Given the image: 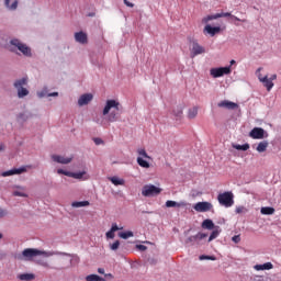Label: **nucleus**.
Listing matches in <instances>:
<instances>
[{
    "label": "nucleus",
    "instance_id": "obj_15",
    "mask_svg": "<svg viewBox=\"0 0 281 281\" xmlns=\"http://www.w3.org/2000/svg\"><path fill=\"white\" fill-rule=\"evenodd\" d=\"M204 34H210V36H216V34L221 33V26H212L207 24L204 30Z\"/></svg>",
    "mask_w": 281,
    "mask_h": 281
},
{
    "label": "nucleus",
    "instance_id": "obj_63",
    "mask_svg": "<svg viewBox=\"0 0 281 281\" xmlns=\"http://www.w3.org/2000/svg\"><path fill=\"white\" fill-rule=\"evenodd\" d=\"M3 238V234L0 233V239Z\"/></svg>",
    "mask_w": 281,
    "mask_h": 281
},
{
    "label": "nucleus",
    "instance_id": "obj_56",
    "mask_svg": "<svg viewBox=\"0 0 281 281\" xmlns=\"http://www.w3.org/2000/svg\"><path fill=\"white\" fill-rule=\"evenodd\" d=\"M95 122H97V124H100L101 126H106V122H104V121L100 122V120H97Z\"/></svg>",
    "mask_w": 281,
    "mask_h": 281
},
{
    "label": "nucleus",
    "instance_id": "obj_36",
    "mask_svg": "<svg viewBox=\"0 0 281 281\" xmlns=\"http://www.w3.org/2000/svg\"><path fill=\"white\" fill-rule=\"evenodd\" d=\"M173 115L180 120L181 115H183V108L181 105L176 106L173 110Z\"/></svg>",
    "mask_w": 281,
    "mask_h": 281
},
{
    "label": "nucleus",
    "instance_id": "obj_53",
    "mask_svg": "<svg viewBox=\"0 0 281 281\" xmlns=\"http://www.w3.org/2000/svg\"><path fill=\"white\" fill-rule=\"evenodd\" d=\"M3 216H8V211L0 209V218H3Z\"/></svg>",
    "mask_w": 281,
    "mask_h": 281
},
{
    "label": "nucleus",
    "instance_id": "obj_47",
    "mask_svg": "<svg viewBox=\"0 0 281 281\" xmlns=\"http://www.w3.org/2000/svg\"><path fill=\"white\" fill-rule=\"evenodd\" d=\"M236 214H243V212H247L245 206H237L235 210Z\"/></svg>",
    "mask_w": 281,
    "mask_h": 281
},
{
    "label": "nucleus",
    "instance_id": "obj_25",
    "mask_svg": "<svg viewBox=\"0 0 281 281\" xmlns=\"http://www.w3.org/2000/svg\"><path fill=\"white\" fill-rule=\"evenodd\" d=\"M260 212L266 216H271V214H276V209L272 206H263Z\"/></svg>",
    "mask_w": 281,
    "mask_h": 281
},
{
    "label": "nucleus",
    "instance_id": "obj_18",
    "mask_svg": "<svg viewBox=\"0 0 281 281\" xmlns=\"http://www.w3.org/2000/svg\"><path fill=\"white\" fill-rule=\"evenodd\" d=\"M27 85V77H23L21 79H16L13 83L14 89H23Z\"/></svg>",
    "mask_w": 281,
    "mask_h": 281
},
{
    "label": "nucleus",
    "instance_id": "obj_46",
    "mask_svg": "<svg viewBox=\"0 0 281 281\" xmlns=\"http://www.w3.org/2000/svg\"><path fill=\"white\" fill-rule=\"evenodd\" d=\"M57 173L58 175H65V177H70L71 176V171H66L64 169H58Z\"/></svg>",
    "mask_w": 281,
    "mask_h": 281
},
{
    "label": "nucleus",
    "instance_id": "obj_40",
    "mask_svg": "<svg viewBox=\"0 0 281 281\" xmlns=\"http://www.w3.org/2000/svg\"><path fill=\"white\" fill-rule=\"evenodd\" d=\"M203 238H207V234H205V233H198L195 235V240H196L198 245H202Z\"/></svg>",
    "mask_w": 281,
    "mask_h": 281
},
{
    "label": "nucleus",
    "instance_id": "obj_32",
    "mask_svg": "<svg viewBox=\"0 0 281 281\" xmlns=\"http://www.w3.org/2000/svg\"><path fill=\"white\" fill-rule=\"evenodd\" d=\"M86 281H106V280L98 274H89L86 277Z\"/></svg>",
    "mask_w": 281,
    "mask_h": 281
},
{
    "label": "nucleus",
    "instance_id": "obj_44",
    "mask_svg": "<svg viewBox=\"0 0 281 281\" xmlns=\"http://www.w3.org/2000/svg\"><path fill=\"white\" fill-rule=\"evenodd\" d=\"M110 249L112 251H117V249H120V240H115L113 244H111Z\"/></svg>",
    "mask_w": 281,
    "mask_h": 281
},
{
    "label": "nucleus",
    "instance_id": "obj_52",
    "mask_svg": "<svg viewBox=\"0 0 281 281\" xmlns=\"http://www.w3.org/2000/svg\"><path fill=\"white\" fill-rule=\"evenodd\" d=\"M38 265L45 267L46 269H49V263L47 261H38Z\"/></svg>",
    "mask_w": 281,
    "mask_h": 281
},
{
    "label": "nucleus",
    "instance_id": "obj_16",
    "mask_svg": "<svg viewBox=\"0 0 281 281\" xmlns=\"http://www.w3.org/2000/svg\"><path fill=\"white\" fill-rule=\"evenodd\" d=\"M32 117V113L29 111L25 112H20L16 115V122H19V124H25V122H27V120H30Z\"/></svg>",
    "mask_w": 281,
    "mask_h": 281
},
{
    "label": "nucleus",
    "instance_id": "obj_45",
    "mask_svg": "<svg viewBox=\"0 0 281 281\" xmlns=\"http://www.w3.org/2000/svg\"><path fill=\"white\" fill-rule=\"evenodd\" d=\"M199 260H216V257L210 255H201Z\"/></svg>",
    "mask_w": 281,
    "mask_h": 281
},
{
    "label": "nucleus",
    "instance_id": "obj_13",
    "mask_svg": "<svg viewBox=\"0 0 281 281\" xmlns=\"http://www.w3.org/2000/svg\"><path fill=\"white\" fill-rule=\"evenodd\" d=\"M91 100H93V94H91V93H85V94H82V95L78 99V105H79V106H87V104H89V102H91Z\"/></svg>",
    "mask_w": 281,
    "mask_h": 281
},
{
    "label": "nucleus",
    "instance_id": "obj_57",
    "mask_svg": "<svg viewBox=\"0 0 281 281\" xmlns=\"http://www.w3.org/2000/svg\"><path fill=\"white\" fill-rule=\"evenodd\" d=\"M277 78H278V75H272L269 80H271V82H273V80H277Z\"/></svg>",
    "mask_w": 281,
    "mask_h": 281
},
{
    "label": "nucleus",
    "instance_id": "obj_4",
    "mask_svg": "<svg viewBox=\"0 0 281 281\" xmlns=\"http://www.w3.org/2000/svg\"><path fill=\"white\" fill-rule=\"evenodd\" d=\"M10 45L16 47V49H19V52H21V54H23V56H25L26 58H32V48L26 44H23L20 40H11Z\"/></svg>",
    "mask_w": 281,
    "mask_h": 281
},
{
    "label": "nucleus",
    "instance_id": "obj_7",
    "mask_svg": "<svg viewBox=\"0 0 281 281\" xmlns=\"http://www.w3.org/2000/svg\"><path fill=\"white\" fill-rule=\"evenodd\" d=\"M249 137L251 139H266V137H269V133L262 127H255L249 132Z\"/></svg>",
    "mask_w": 281,
    "mask_h": 281
},
{
    "label": "nucleus",
    "instance_id": "obj_42",
    "mask_svg": "<svg viewBox=\"0 0 281 281\" xmlns=\"http://www.w3.org/2000/svg\"><path fill=\"white\" fill-rule=\"evenodd\" d=\"M222 69V76H229L232 74V66L220 67Z\"/></svg>",
    "mask_w": 281,
    "mask_h": 281
},
{
    "label": "nucleus",
    "instance_id": "obj_8",
    "mask_svg": "<svg viewBox=\"0 0 281 281\" xmlns=\"http://www.w3.org/2000/svg\"><path fill=\"white\" fill-rule=\"evenodd\" d=\"M191 58H194L201 54H205V48L199 44L196 40L191 41Z\"/></svg>",
    "mask_w": 281,
    "mask_h": 281
},
{
    "label": "nucleus",
    "instance_id": "obj_21",
    "mask_svg": "<svg viewBox=\"0 0 281 281\" xmlns=\"http://www.w3.org/2000/svg\"><path fill=\"white\" fill-rule=\"evenodd\" d=\"M115 232H120L117 224L113 223L111 229L105 233L106 238H115Z\"/></svg>",
    "mask_w": 281,
    "mask_h": 281
},
{
    "label": "nucleus",
    "instance_id": "obj_11",
    "mask_svg": "<svg viewBox=\"0 0 281 281\" xmlns=\"http://www.w3.org/2000/svg\"><path fill=\"white\" fill-rule=\"evenodd\" d=\"M217 106L220 109H228V111H235V109H238V103H234L232 101L224 100V101L218 102Z\"/></svg>",
    "mask_w": 281,
    "mask_h": 281
},
{
    "label": "nucleus",
    "instance_id": "obj_62",
    "mask_svg": "<svg viewBox=\"0 0 281 281\" xmlns=\"http://www.w3.org/2000/svg\"><path fill=\"white\" fill-rule=\"evenodd\" d=\"M231 65H236V60H231Z\"/></svg>",
    "mask_w": 281,
    "mask_h": 281
},
{
    "label": "nucleus",
    "instance_id": "obj_35",
    "mask_svg": "<svg viewBox=\"0 0 281 281\" xmlns=\"http://www.w3.org/2000/svg\"><path fill=\"white\" fill-rule=\"evenodd\" d=\"M16 91H18V98H25L30 95V90H27L26 88H20Z\"/></svg>",
    "mask_w": 281,
    "mask_h": 281
},
{
    "label": "nucleus",
    "instance_id": "obj_9",
    "mask_svg": "<svg viewBox=\"0 0 281 281\" xmlns=\"http://www.w3.org/2000/svg\"><path fill=\"white\" fill-rule=\"evenodd\" d=\"M23 172H27V167L23 166L20 168H13L8 171H3L2 177H13V175H23Z\"/></svg>",
    "mask_w": 281,
    "mask_h": 281
},
{
    "label": "nucleus",
    "instance_id": "obj_12",
    "mask_svg": "<svg viewBox=\"0 0 281 281\" xmlns=\"http://www.w3.org/2000/svg\"><path fill=\"white\" fill-rule=\"evenodd\" d=\"M52 160L55 161V164L67 165V164H71L74 158L72 157L66 158V157L60 156V155H52Z\"/></svg>",
    "mask_w": 281,
    "mask_h": 281
},
{
    "label": "nucleus",
    "instance_id": "obj_43",
    "mask_svg": "<svg viewBox=\"0 0 281 281\" xmlns=\"http://www.w3.org/2000/svg\"><path fill=\"white\" fill-rule=\"evenodd\" d=\"M218 234H221V232H218V229H214L209 237V243H212V240L218 238Z\"/></svg>",
    "mask_w": 281,
    "mask_h": 281
},
{
    "label": "nucleus",
    "instance_id": "obj_6",
    "mask_svg": "<svg viewBox=\"0 0 281 281\" xmlns=\"http://www.w3.org/2000/svg\"><path fill=\"white\" fill-rule=\"evenodd\" d=\"M143 196H159L161 194V188L155 184H145L142 189Z\"/></svg>",
    "mask_w": 281,
    "mask_h": 281
},
{
    "label": "nucleus",
    "instance_id": "obj_23",
    "mask_svg": "<svg viewBox=\"0 0 281 281\" xmlns=\"http://www.w3.org/2000/svg\"><path fill=\"white\" fill-rule=\"evenodd\" d=\"M108 179H109V181H111V183H113V186H124V183H126L124 181V179H122L117 176H113V177H110Z\"/></svg>",
    "mask_w": 281,
    "mask_h": 281
},
{
    "label": "nucleus",
    "instance_id": "obj_26",
    "mask_svg": "<svg viewBox=\"0 0 281 281\" xmlns=\"http://www.w3.org/2000/svg\"><path fill=\"white\" fill-rule=\"evenodd\" d=\"M34 278H36L34 273H22L18 276V279L22 281H32Z\"/></svg>",
    "mask_w": 281,
    "mask_h": 281
},
{
    "label": "nucleus",
    "instance_id": "obj_38",
    "mask_svg": "<svg viewBox=\"0 0 281 281\" xmlns=\"http://www.w3.org/2000/svg\"><path fill=\"white\" fill-rule=\"evenodd\" d=\"M137 164L140 166V168H150V164L147 160H144V158L138 157Z\"/></svg>",
    "mask_w": 281,
    "mask_h": 281
},
{
    "label": "nucleus",
    "instance_id": "obj_37",
    "mask_svg": "<svg viewBox=\"0 0 281 281\" xmlns=\"http://www.w3.org/2000/svg\"><path fill=\"white\" fill-rule=\"evenodd\" d=\"M85 175H87V171H79V172H71L70 171V177L72 179H83Z\"/></svg>",
    "mask_w": 281,
    "mask_h": 281
},
{
    "label": "nucleus",
    "instance_id": "obj_58",
    "mask_svg": "<svg viewBox=\"0 0 281 281\" xmlns=\"http://www.w3.org/2000/svg\"><path fill=\"white\" fill-rule=\"evenodd\" d=\"M98 273H101L103 276L104 273V268H98Z\"/></svg>",
    "mask_w": 281,
    "mask_h": 281
},
{
    "label": "nucleus",
    "instance_id": "obj_14",
    "mask_svg": "<svg viewBox=\"0 0 281 281\" xmlns=\"http://www.w3.org/2000/svg\"><path fill=\"white\" fill-rule=\"evenodd\" d=\"M75 41L77 43H80L81 45H87V43L89 42V37L87 36V33L81 31L75 33Z\"/></svg>",
    "mask_w": 281,
    "mask_h": 281
},
{
    "label": "nucleus",
    "instance_id": "obj_3",
    "mask_svg": "<svg viewBox=\"0 0 281 281\" xmlns=\"http://www.w3.org/2000/svg\"><path fill=\"white\" fill-rule=\"evenodd\" d=\"M223 18H227V19L232 20V22L238 21L241 23H247V20H241L238 16H236L229 12H222V13H215L213 15H207L202 19V23H210V21H214L216 19H223Z\"/></svg>",
    "mask_w": 281,
    "mask_h": 281
},
{
    "label": "nucleus",
    "instance_id": "obj_27",
    "mask_svg": "<svg viewBox=\"0 0 281 281\" xmlns=\"http://www.w3.org/2000/svg\"><path fill=\"white\" fill-rule=\"evenodd\" d=\"M210 72H211V76H212L213 78H223V71H222L221 67H218V68H212V69L210 70Z\"/></svg>",
    "mask_w": 281,
    "mask_h": 281
},
{
    "label": "nucleus",
    "instance_id": "obj_51",
    "mask_svg": "<svg viewBox=\"0 0 281 281\" xmlns=\"http://www.w3.org/2000/svg\"><path fill=\"white\" fill-rule=\"evenodd\" d=\"M93 142L95 146H100V144H104V140H102V138H93Z\"/></svg>",
    "mask_w": 281,
    "mask_h": 281
},
{
    "label": "nucleus",
    "instance_id": "obj_5",
    "mask_svg": "<svg viewBox=\"0 0 281 281\" xmlns=\"http://www.w3.org/2000/svg\"><path fill=\"white\" fill-rule=\"evenodd\" d=\"M217 201L223 207H232V205H234V193L232 191L220 193Z\"/></svg>",
    "mask_w": 281,
    "mask_h": 281
},
{
    "label": "nucleus",
    "instance_id": "obj_60",
    "mask_svg": "<svg viewBox=\"0 0 281 281\" xmlns=\"http://www.w3.org/2000/svg\"><path fill=\"white\" fill-rule=\"evenodd\" d=\"M1 150H5V146H3V144H0V153Z\"/></svg>",
    "mask_w": 281,
    "mask_h": 281
},
{
    "label": "nucleus",
    "instance_id": "obj_17",
    "mask_svg": "<svg viewBox=\"0 0 281 281\" xmlns=\"http://www.w3.org/2000/svg\"><path fill=\"white\" fill-rule=\"evenodd\" d=\"M38 98H58V92H50L47 88H43L37 92Z\"/></svg>",
    "mask_w": 281,
    "mask_h": 281
},
{
    "label": "nucleus",
    "instance_id": "obj_55",
    "mask_svg": "<svg viewBox=\"0 0 281 281\" xmlns=\"http://www.w3.org/2000/svg\"><path fill=\"white\" fill-rule=\"evenodd\" d=\"M137 249H139V251H146V249H148V247H146L144 245H137Z\"/></svg>",
    "mask_w": 281,
    "mask_h": 281
},
{
    "label": "nucleus",
    "instance_id": "obj_22",
    "mask_svg": "<svg viewBox=\"0 0 281 281\" xmlns=\"http://www.w3.org/2000/svg\"><path fill=\"white\" fill-rule=\"evenodd\" d=\"M267 148H269V142L262 140L257 145L256 150L257 153H267Z\"/></svg>",
    "mask_w": 281,
    "mask_h": 281
},
{
    "label": "nucleus",
    "instance_id": "obj_1",
    "mask_svg": "<svg viewBox=\"0 0 281 281\" xmlns=\"http://www.w3.org/2000/svg\"><path fill=\"white\" fill-rule=\"evenodd\" d=\"M122 113H124V106L120 104L117 100L110 99L105 102L102 115H105V122L115 123L120 122L122 119Z\"/></svg>",
    "mask_w": 281,
    "mask_h": 281
},
{
    "label": "nucleus",
    "instance_id": "obj_29",
    "mask_svg": "<svg viewBox=\"0 0 281 281\" xmlns=\"http://www.w3.org/2000/svg\"><path fill=\"white\" fill-rule=\"evenodd\" d=\"M202 227L203 229H214V222L212 220H204Z\"/></svg>",
    "mask_w": 281,
    "mask_h": 281
},
{
    "label": "nucleus",
    "instance_id": "obj_10",
    "mask_svg": "<svg viewBox=\"0 0 281 281\" xmlns=\"http://www.w3.org/2000/svg\"><path fill=\"white\" fill-rule=\"evenodd\" d=\"M213 205L210 202H198L193 209L195 212H210L212 210Z\"/></svg>",
    "mask_w": 281,
    "mask_h": 281
},
{
    "label": "nucleus",
    "instance_id": "obj_50",
    "mask_svg": "<svg viewBox=\"0 0 281 281\" xmlns=\"http://www.w3.org/2000/svg\"><path fill=\"white\" fill-rule=\"evenodd\" d=\"M260 71H262V67L258 68L256 71V76L258 77V80L260 81V79H263L265 77H262V74H260Z\"/></svg>",
    "mask_w": 281,
    "mask_h": 281
},
{
    "label": "nucleus",
    "instance_id": "obj_28",
    "mask_svg": "<svg viewBox=\"0 0 281 281\" xmlns=\"http://www.w3.org/2000/svg\"><path fill=\"white\" fill-rule=\"evenodd\" d=\"M4 5L8 10L14 11L19 8V0H15L12 4H10V0H4Z\"/></svg>",
    "mask_w": 281,
    "mask_h": 281
},
{
    "label": "nucleus",
    "instance_id": "obj_34",
    "mask_svg": "<svg viewBox=\"0 0 281 281\" xmlns=\"http://www.w3.org/2000/svg\"><path fill=\"white\" fill-rule=\"evenodd\" d=\"M196 115H199V109L198 108L189 109V112H188L189 120H194V117H196Z\"/></svg>",
    "mask_w": 281,
    "mask_h": 281
},
{
    "label": "nucleus",
    "instance_id": "obj_19",
    "mask_svg": "<svg viewBox=\"0 0 281 281\" xmlns=\"http://www.w3.org/2000/svg\"><path fill=\"white\" fill-rule=\"evenodd\" d=\"M255 269H256V271H269V270L273 269V263L266 262L263 265H256Z\"/></svg>",
    "mask_w": 281,
    "mask_h": 281
},
{
    "label": "nucleus",
    "instance_id": "obj_20",
    "mask_svg": "<svg viewBox=\"0 0 281 281\" xmlns=\"http://www.w3.org/2000/svg\"><path fill=\"white\" fill-rule=\"evenodd\" d=\"M260 82H262L267 91H271V89H273V81H271L268 76H265L262 79H260Z\"/></svg>",
    "mask_w": 281,
    "mask_h": 281
},
{
    "label": "nucleus",
    "instance_id": "obj_39",
    "mask_svg": "<svg viewBox=\"0 0 281 281\" xmlns=\"http://www.w3.org/2000/svg\"><path fill=\"white\" fill-rule=\"evenodd\" d=\"M233 148H235V150L246 151V150H249V143H246L244 145H236V144H234Z\"/></svg>",
    "mask_w": 281,
    "mask_h": 281
},
{
    "label": "nucleus",
    "instance_id": "obj_24",
    "mask_svg": "<svg viewBox=\"0 0 281 281\" xmlns=\"http://www.w3.org/2000/svg\"><path fill=\"white\" fill-rule=\"evenodd\" d=\"M166 207H186L184 202H176L172 200H168L166 202Z\"/></svg>",
    "mask_w": 281,
    "mask_h": 281
},
{
    "label": "nucleus",
    "instance_id": "obj_41",
    "mask_svg": "<svg viewBox=\"0 0 281 281\" xmlns=\"http://www.w3.org/2000/svg\"><path fill=\"white\" fill-rule=\"evenodd\" d=\"M72 207H87L89 206V201H80V202H72Z\"/></svg>",
    "mask_w": 281,
    "mask_h": 281
},
{
    "label": "nucleus",
    "instance_id": "obj_64",
    "mask_svg": "<svg viewBox=\"0 0 281 281\" xmlns=\"http://www.w3.org/2000/svg\"><path fill=\"white\" fill-rule=\"evenodd\" d=\"M11 52H16V49H14V48H11Z\"/></svg>",
    "mask_w": 281,
    "mask_h": 281
},
{
    "label": "nucleus",
    "instance_id": "obj_33",
    "mask_svg": "<svg viewBox=\"0 0 281 281\" xmlns=\"http://www.w3.org/2000/svg\"><path fill=\"white\" fill-rule=\"evenodd\" d=\"M184 243L189 247H193V245H199L198 241H196V236L195 235L188 237Z\"/></svg>",
    "mask_w": 281,
    "mask_h": 281
},
{
    "label": "nucleus",
    "instance_id": "obj_2",
    "mask_svg": "<svg viewBox=\"0 0 281 281\" xmlns=\"http://www.w3.org/2000/svg\"><path fill=\"white\" fill-rule=\"evenodd\" d=\"M36 256H67L68 258H74L75 255L63 252V251H53L47 252L45 250H38L36 248H26L22 251V254H18L14 256L15 260H32V258H36Z\"/></svg>",
    "mask_w": 281,
    "mask_h": 281
},
{
    "label": "nucleus",
    "instance_id": "obj_30",
    "mask_svg": "<svg viewBox=\"0 0 281 281\" xmlns=\"http://www.w3.org/2000/svg\"><path fill=\"white\" fill-rule=\"evenodd\" d=\"M18 190L21 191H13V196H22L24 199H27V193L23 192L25 190L24 187H18Z\"/></svg>",
    "mask_w": 281,
    "mask_h": 281
},
{
    "label": "nucleus",
    "instance_id": "obj_49",
    "mask_svg": "<svg viewBox=\"0 0 281 281\" xmlns=\"http://www.w3.org/2000/svg\"><path fill=\"white\" fill-rule=\"evenodd\" d=\"M233 243H235L236 245H238V243H240V235H235L232 237Z\"/></svg>",
    "mask_w": 281,
    "mask_h": 281
},
{
    "label": "nucleus",
    "instance_id": "obj_54",
    "mask_svg": "<svg viewBox=\"0 0 281 281\" xmlns=\"http://www.w3.org/2000/svg\"><path fill=\"white\" fill-rule=\"evenodd\" d=\"M125 5H127V8H135V4L133 2H130L128 0H123Z\"/></svg>",
    "mask_w": 281,
    "mask_h": 281
},
{
    "label": "nucleus",
    "instance_id": "obj_59",
    "mask_svg": "<svg viewBox=\"0 0 281 281\" xmlns=\"http://www.w3.org/2000/svg\"><path fill=\"white\" fill-rule=\"evenodd\" d=\"M149 262H150V265H157V260H155V259L149 260Z\"/></svg>",
    "mask_w": 281,
    "mask_h": 281
},
{
    "label": "nucleus",
    "instance_id": "obj_61",
    "mask_svg": "<svg viewBox=\"0 0 281 281\" xmlns=\"http://www.w3.org/2000/svg\"><path fill=\"white\" fill-rule=\"evenodd\" d=\"M105 278H113V274L108 273V274H105Z\"/></svg>",
    "mask_w": 281,
    "mask_h": 281
},
{
    "label": "nucleus",
    "instance_id": "obj_48",
    "mask_svg": "<svg viewBox=\"0 0 281 281\" xmlns=\"http://www.w3.org/2000/svg\"><path fill=\"white\" fill-rule=\"evenodd\" d=\"M138 155H140L142 157H145V159H149L150 158L148 156V154L146 153V149H139L138 150Z\"/></svg>",
    "mask_w": 281,
    "mask_h": 281
},
{
    "label": "nucleus",
    "instance_id": "obj_31",
    "mask_svg": "<svg viewBox=\"0 0 281 281\" xmlns=\"http://www.w3.org/2000/svg\"><path fill=\"white\" fill-rule=\"evenodd\" d=\"M119 236L120 238H123V240H128V238H133L134 234L132 231H127L119 233Z\"/></svg>",
    "mask_w": 281,
    "mask_h": 281
}]
</instances>
